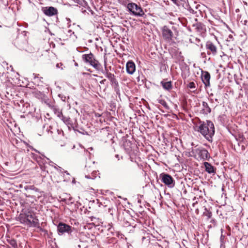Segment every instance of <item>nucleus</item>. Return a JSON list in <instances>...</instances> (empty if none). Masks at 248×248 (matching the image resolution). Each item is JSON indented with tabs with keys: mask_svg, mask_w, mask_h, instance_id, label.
<instances>
[{
	"mask_svg": "<svg viewBox=\"0 0 248 248\" xmlns=\"http://www.w3.org/2000/svg\"><path fill=\"white\" fill-rule=\"evenodd\" d=\"M27 218V210L22 211L18 217V220L21 223L25 225H28V219Z\"/></svg>",
	"mask_w": 248,
	"mask_h": 248,
	"instance_id": "obj_18",
	"label": "nucleus"
},
{
	"mask_svg": "<svg viewBox=\"0 0 248 248\" xmlns=\"http://www.w3.org/2000/svg\"><path fill=\"white\" fill-rule=\"evenodd\" d=\"M28 226L37 227L39 225L38 219L35 216V214L29 210H27Z\"/></svg>",
	"mask_w": 248,
	"mask_h": 248,
	"instance_id": "obj_9",
	"label": "nucleus"
},
{
	"mask_svg": "<svg viewBox=\"0 0 248 248\" xmlns=\"http://www.w3.org/2000/svg\"><path fill=\"white\" fill-rule=\"evenodd\" d=\"M187 87L190 89H195L196 86L194 82H190L188 85Z\"/></svg>",
	"mask_w": 248,
	"mask_h": 248,
	"instance_id": "obj_28",
	"label": "nucleus"
},
{
	"mask_svg": "<svg viewBox=\"0 0 248 248\" xmlns=\"http://www.w3.org/2000/svg\"><path fill=\"white\" fill-rule=\"evenodd\" d=\"M210 222L212 223H215V220L214 219H212L210 221Z\"/></svg>",
	"mask_w": 248,
	"mask_h": 248,
	"instance_id": "obj_32",
	"label": "nucleus"
},
{
	"mask_svg": "<svg viewBox=\"0 0 248 248\" xmlns=\"http://www.w3.org/2000/svg\"><path fill=\"white\" fill-rule=\"evenodd\" d=\"M31 156L37 161L42 170L45 171V164L47 163L46 160H49V159L46 157L43 154L39 155L35 153H31Z\"/></svg>",
	"mask_w": 248,
	"mask_h": 248,
	"instance_id": "obj_7",
	"label": "nucleus"
},
{
	"mask_svg": "<svg viewBox=\"0 0 248 248\" xmlns=\"http://www.w3.org/2000/svg\"><path fill=\"white\" fill-rule=\"evenodd\" d=\"M189 156L197 159H200L203 160H208L210 157V154L206 149L197 146L191 148Z\"/></svg>",
	"mask_w": 248,
	"mask_h": 248,
	"instance_id": "obj_3",
	"label": "nucleus"
},
{
	"mask_svg": "<svg viewBox=\"0 0 248 248\" xmlns=\"http://www.w3.org/2000/svg\"><path fill=\"white\" fill-rule=\"evenodd\" d=\"M202 111L203 113H204L205 114H207L211 112V109L209 107V106H208V104H207V103H206L204 101H203L202 102Z\"/></svg>",
	"mask_w": 248,
	"mask_h": 248,
	"instance_id": "obj_22",
	"label": "nucleus"
},
{
	"mask_svg": "<svg viewBox=\"0 0 248 248\" xmlns=\"http://www.w3.org/2000/svg\"><path fill=\"white\" fill-rule=\"evenodd\" d=\"M65 97H64V98H62V100L64 101H65Z\"/></svg>",
	"mask_w": 248,
	"mask_h": 248,
	"instance_id": "obj_40",
	"label": "nucleus"
},
{
	"mask_svg": "<svg viewBox=\"0 0 248 248\" xmlns=\"http://www.w3.org/2000/svg\"><path fill=\"white\" fill-rule=\"evenodd\" d=\"M82 59L85 62L89 63L96 70H101L100 63L95 59L94 56L92 53L82 55Z\"/></svg>",
	"mask_w": 248,
	"mask_h": 248,
	"instance_id": "obj_4",
	"label": "nucleus"
},
{
	"mask_svg": "<svg viewBox=\"0 0 248 248\" xmlns=\"http://www.w3.org/2000/svg\"><path fill=\"white\" fill-rule=\"evenodd\" d=\"M118 1L119 3L126 6V8H127L128 4L130 3V0H118Z\"/></svg>",
	"mask_w": 248,
	"mask_h": 248,
	"instance_id": "obj_26",
	"label": "nucleus"
},
{
	"mask_svg": "<svg viewBox=\"0 0 248 248\" xmlns=\"http://www.w3.org/2000/svg\"><path fill=\"white\" fill-rule=\"evenodd\" d=\"M105 81H106V79L102 80V81H101L100 82V83L101 84H102V83H104Z\"/></svg>",
	"mask_w": 248,
	"mask_h": 248,
	"instance_id": "obj_34",
	"label": "nucleus"
},
{
	"mask_svg": "<svg viewBox=\"0 0 248 248\" xmlns=\"http://www.w3.org/2000/svg\"><path fill=\"white\" fill-rule=\"evenodd\" d=\"M199 4H196L193 7H189V11L191 13L193 14H197L198 12H200V10H198L199 7H200Z\"/></svg>",
	"mask_w": 248,
	"mask_h": 248,
	"instance_id": "obj_24",
	"label": "nucleus"
},
{
	"mask_svg": "<svg viewBox=\"0 0 248 248\" xmlns=\"http://www.w3.org/2000/svg\"><path fill=\"white\" fill-rule=\"evenodd\" d=\"M31 156L37 161L42 170L45 171V164L47 163L46 160H49V159L46 157L43 154L39 155L35 153H31Z\"/></svg>",
	"mask_w": 248,
	"mask_h": 248,
	"instance_id": "obj_8",
	"label": "nucleus"
},
{
	"mask_svg": "<svg viewBox=\"0 0 248 248\" xmlns=\"http://www.w3.org/2000/svg\"><path fill=\"white\" fill-rule=\"evenodd\" d=\"M43 13L47 16H51L57 15V9L53 7H46L43 8Z\"/></svg>",
	"mask_w": 248,
	"mask_h": 248,
	"instance_id": "obj_14",
	"label": "nucleus"
},
{
	"mask_svg": "<svg viewBox=\"0 0 248 248\" xmlns=\"http://www.w3.org/2000/svg\"><path fill=\"white\" fill-rule=\"evenodd\" d=\"M115 157L117 158L118 160H119V155H115Z\"/></svg>",
	"mask_w": 248,
	"mask_h": 248,
	"instance_id": "obj_35",
	"label": "nucleus"
},
{
	"mask_svg": "<svg viewBox=\"0 0 248 248\" xmlns=\"http://www.w3.org/2000/svg\"><path fill=\"white\" fill-rule=\"evenodd\" d=\"M49 162H48V164L50 166H54V165H56V164H55L54 162H53L52 161H50V160H48Z\"/></svg>",
	"mask_w": 248,
	"mask_h": 248,
	"instance_id": "obj_30",
	"label": "nucleus"
},
{
	"mask_svg": "<svg viewBox=\"0 0 248 248\" xmlns=\"http://www.w3.org/2000/svg\"><path fill=\"white\" fill-rule=\"evenodd\" d=\"M158 102L162 105L165 108L169 109V107L166 103V102L165 101V100L162 99H159L157 100Z\"/></svg>",
	"mask_w": 248,
	"mask_h": 248,
	"instance_id": "obj_25",
	"label": "nucleus"
},
{
	"mask_svg": "<svg viewBox=\"0 0 248 248\" xmlns=\"http://www.w3.org/2000/svg\"><path fill=\"white\" fill-rule=\"evenodd\" d=\"M126 72L130 75H132L135 71L136 66L132 61H128L126 64Z\"/></svg>",
	"mask_w": 248,
	"mask_h": 248,
	"instance_id": "obj_17",
	"label": "nucleus"
},
{
	"mask_svg": "<svg viewBox=\"0 0 248 248\" xmlns=\"http://www.w3.org/2000/svg\"><path fill=\"white\" fill-rule=\"evenodd\" d=\"M65 97H64V98H62V100L64 101H65Z\"/></svg>",
	"mask_w": 248,
	"mask_h": 248,
	"instance_id": "obj_41",
	"label": "nucleus"
},
{
	"mask_svg": "<svg viewBox=\"0 0 248 248\" xmlns=\"http://www.w3.org/2000/svg\"><path fill=\"white\" fill-rule=\"evenodd\" d=\"M208 218H210L212 216V213L211 212H209L207 215Z\"/></svg>",
	"mask_w": 248,
	"mask_h": 248,
	"instance_id": "obj_31",
	"label": "nucleus"
},
{
	"mask_svg": "<svg viewBox=\"0 0 248 248\" xmlns=\"http://www.w3.org/2000/svg\"><path fill=\"white\" fill-rule=\"evenodd\" d=\"M52 109H53V111L54 112L55 114L58 117H59L60 119H61L62 121H64V117L63 116L62 110H60L59 108H58L56 106H54L52 108Z\"/></svg>",
	"mask_w": 248,
	"mask_h": 248,
	"instance_id": "obj_20",
	"label": "nucleus"
},
{
	"mask_svg": "<svg viewBox=\"0 0 248 248\" xmlns=\"http://www.w3.org/2000/svg\"><path fill=\"white\" fill-rule=\"evenodd\" d=\"M206 49L207 50V53L208 55H216L217 54V46L211 41H207L205 45Z\"/></svg>",
	"mask_w": 248,
	"mask_h": 248,
	"instance_id": "obj_11",
	"label": "nucleus"
},
{
	"mask_svg": "<svg viewBox=\"0 0 248 248\" xmlns=\"http://www.w3.org/2000/svg\"><path fill=\"white\" fill-rule=\"evenodd\" d=\"M72 227L64 223L60 222L57 226V230L59 234H62L68 233L70 234V239L75 244H76L78 239L81 241V236L82 234L77 231H73Z\"/></svg>",
	"mask_w": 248,
	"mask_h": 248,
	"instance_id": "obj_2",
	"label": "nucleus"
},
{
	"mask_svg": "<svg viewBox=\"0 0 248 248\" xmlns=\"http://www.w3.org/2000/svg\"><path fill=\"white\" fill-rule=\"evenodd\" d=\"M60 64H61V65H62V63H60V64H59V63H58V64L56 65V67H58V68H60V65H59Z\"/></svg>",
	"mask_w": 248,
	"mask_h": 248,
	"instance_id": "obj_36",
	"label": "nucleus"
},
{
	"mask_svg": "<svg viewBox=\"0 0 248 248\" xmlns=\"http://www.w3.org/2000/svg\"><path fill=\"white\" fill-rule=\"evenodd\" d=\"M33 150L36 152V153H38V154H40L37 150H36V149H33Z\"/></svg>",
	"mask_w": 248,
	"mask_h": 248,
	"instance_id": "obj_38",
	"label": "nucleus"
},
{
	"mask_svg": "<svg viewBox=\"0 0 248 248\" xmlns=\"http://www.w3.org/2000/svg\"><path fill=\"white\" fill-rule=\"evenodd\" d=\"M37 78H36V77H34V79H36Z\"/></svg>",
	"mask_w": 248,
	"mask_h": 248,
	"instance_id": "obj_43",
	"label": "nucleus"
},
{
	"mask_svg": "<svg viewBox=\"0 0 248 248\" xmlns=\"http://www.w3.org/2000/svg\"><path fill=\"white\" fill-rule=\"evenodd\" d=\"M229 38H230V39H232V35H230L229 36Z\"/></svg>",
	"mask_w": 248,
	"mask_h": 248,
	"instance_id": "obj_37",
	"label": "nucleus"
},
{
	"mask_svg": "<svg viewBox=\"0 0 248 248\" xmlns=\"http://www.w3.org/2000/svg\"><path fill=\"white\" fill-rule=\"evenodd\" d=\"M198 131L209 142L213 141V137L215 134V127L213 123L210 121H206L200 124Z\"/></svg>",
	"mask_w": 248,
	"mask_h": 248,
	"instance_id": "obj_1",
	"label": "nucleus"
},
{
	"mask_svg": "<svg viewBox=\"0 0 248 248\" xmlns=\"http://www.w3.org/2000/svg\"><path fill=\"white\" fill-rule=\"evenodd\" d=\"M89 169H90V167H89ZM85 170L87 171V173L85 172V178L87 179H94L98 176L99 173L98 171L93 170L92 171V172L90 173V171H92V170L88 169L87 166H85Z\"/></svg>",
	"mask_w": 248,
	"mask_h": 248,
	"instance_id": "obj_13",
	"label": "nucleus"
},
{
	"mask_svg": "<svg viewBox=\"0 0 248 248\" xmlns=\"http://www.w3.org/2000/svg\"><path fill=\"white\" fill-rule=\"evenodd\" d=\"M161 181L170 188H172L175 186V181L169 174L162 173L160 175Z\"/></svg>",
	"mask_w": 248,
	"mask_h": 248,
	"instance_id": "obj_10",
	"label": "nucleus"
},
{
	"mask_svg": "<svg viewBox=\"0 0 248 248\" xmlns=\"http://www.w3.org/2000/svg\"><path fill=\"white\" fill-rule=\"evenodd\" d=\"M194 27L196 31L201 34H205L206 31L205 26L202 23H197L194 25Z\"/></svg>",
	"mask_w": 248,
	"mask_h": 248,
	"instance_id": "obj_16",
	"label": "nucleus"
},
{
	"mask_svg": "<svg viewBox=\"0 0 248 248\" xmlns=\"http://www.w3.org/2000/svg\"><path fill=\"white\" fill-rule=\"evenodd\" d=\"M163 88L167 91H170L172 89V83L170 81L166 82L165 81H162L160 83Z\"/></svg>",
	"mask_w": 248,
	"mask_h": 248,
	"instance_id": "obj_21",
	"label": "nucleus"
},
{
	"mask_svg": "<svg viewBox=\"0 0 248 248\" xmlns=\"http://www.w3.org/2000/svg\"><path fill=\"white\" fill-rule=\"evenodd\" d=\"M54 168L60 172H62V170H63L61 167L58 166L56 164L54 166Z\"/></svg>",
	"mask_w": 248,
	"mask_h": 248,
	"instance_id": "obj_29",
	"label": "nucleus"
},
{
	"mask_svg": "<svg viewBox=\"0 0 248 248\" xmlns=\"http://www.w3.org/2000/svg\"><path fill=\"white\" fill-rule=\"evenodd\" d=\"M104 67L105 70H103L102 67L101 68L100 70H101L102 73H103L105 76L110 80L111 85L113 86L114 88L115 91L117 93L118 91H119L118 82L115 78L114 75L109 72L107 69V62L106 61L104 62Z\"/></svg>",
	"mask_w": 248,
	"mask_h": 248,
	"instance_id": "obj_5",
	"label": "nucleus"
},
{
	"mask_svg": "<svg viewBox=\"0 0 248 248\" xmlns=\"http://www.w3.org/2000/svg\"><path fill=\"white\" fill-rule=\"evenodd\" d=\"M64 172L66 173L67 174H69L67 171H64Z\"/></svg>",
	"mask_w": 248,
	"mask_h": 248,
	"instance_id": "obj_39",
	"label": "nucleus"
},
{
	"mask_svg": "<svg viewBox=\"0 0 248 248\" xmlns=\"http://www.w3.org/2000/svg\"><path fill=\"white\" fill-rule=\"evenodd\" d=\"M175 4H177L178 0H171Z\"/></svg>",
	"mask_w": 248,
	"mask_h": 248,
	"instance_id": "obj_33",
	"label": "nucleus"
},
{
	"mask_svg": "<svg viewBox=\"0 0 248 248\" xmlns=\"http://www.w3.org/2000/svg\"><path fill=\"white\" fill-rule=\"evenodd\" d=\"M8 243L13 248H16L17 247L16 242L14 239H11L8 240Z\"/></svg>",
	"mask_w": 248,
	"mask_h": 248,
	"instance_id": "obj_27",
	"label": "nucleus"
},
{
	"mask_svg": "<svg viewBox=\"0 0 248 248\" xmlns=\"http://www.w3.org/2000/svg\"><path fill=\"white\" fill-rule=\"evenodd\" d=\"M78 248H80V247H81V246H80V245H78Z\"/></svg>",
	"mask_w": 248,
	"mask_h": 248,
	"instance_id": "obj_42",
	"label": "nucleus"
},
{
	"mask_svg": "<svg viewBox=\"0 0 248 248\" xmlns=\"http://www.w3.org/2000/svg\"><path fill=\"white\" fill-rule=\"evenodd\" d=\"M128 11L132 15L137 16H142L144 12L141 7L134 2L128 4L127 8Z\"/></svg>",
	"mask_w": 248,
	"mask_h": 248,
	"instance_id": "obj_6",
	"label": "nucleus"
},
{
	"mask_svg": "<svg viewBox=\"0 0 248 248\" xmlns=\"http://www.w3.org/2000/svg\"><path fill=\"white\" fill-rule=\"evenodd\" d=\"M203 165L205 171L208 173H214L216 172L215 168L210 163L204 162Z\"/></svg>",
	"mask_w": 248,
	"mask_h": 248,
	"instance_id": "obj_19",
	"label": "nucleus"
},
{
	"mask_svg": "<svg viewBox=\"0 0 248 248\" xmlns=\"http://www.w3.org/2000/svg\"><path fill=\"white\" fill-rule=\"evenodd\" d=\"M173 32L167 26H164L162 29V35L164 39L168 42L171 40L173 36Z\"/></svg>",
	"mask_w": 248,
	"mask_h": 248,
	"instance_id": "obj_12",
	"label": "nucleus"
},
{
	"mask_svg": "<svg viewBox=\"0 0 248 248\" xmlns=\"http://www.w3.org/2000/svg\"><path fill=\"white\" fill-rule=\"evenodd\" d=\"M172 57L176 59L178 61H184V57L181 52L177 50L175 54H173Z\"/></svg>",
	"mask_w": 248,
	"mask_h": 248,
	"instance_id": "obj_23",
	"label": "nucleus"
},
{
	"mask_svg": "<svg viewBox=\"0 0 248 248\" xmlns=\"http://www.w3.org/2000/svg\"><path fill=\"white\" fill-rule=\"evenodd\" d=\"M202 80L204 83L205 87L210 86V74L207 71H202L201 75Z\"/></svg>",
	"mask_w": 248,
	"mask_h": 248,
	"instance_id": "obj_15",
	"label": "nucleus"
}]
</instances>
